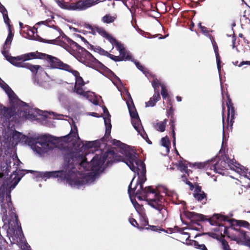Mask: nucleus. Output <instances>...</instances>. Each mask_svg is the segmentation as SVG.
<instances>
[{
  "instance_id": "c03bdc74",
  "label": "nucleus",
  "mask_w": 250,
  "mask_h": 250,
  "mask_svg": "<svg viewBox=\"0 0 250 250\" xmlns=\"http://www.w3.org/2000/svg\"><path fill=\"white\" fill-rule=\"evenodd\" d=\"M161 95L164 99L168 97V94L166 87L164 85H161Z\"/></svg>"
},
{
  "instance_id": "9d476101",
  "label": "nucleus",
  "mask_w": 250,
  "mask_h": 250,
  "mask_svg": "<svg viewBox=\"0 0 250 250\" xmlns=\"http://www.w3.org/2000/svg\"><path fill=\"white\" fill-rule=\"evenodd\" d=\"M103 112L105 114V117L104 118V125L105 126V132L104 136L101 139L102 141L107 142L108 141L109 136H110L111 124L110 123V115L107 109L104 106L103 108Z\"/></svg>"
},
{
  "instance_id": "37998d69",
  "label": "nucleus",
  "mask_w": 250,
  "mask_h": 250,
  "mask_svg": "<svg viewBox=\"0 0 250 250\" xmlns=\"http://www.w3.org/2000/svg\"><path fill=\"white\" fill-rule=\"evenodd\" d=\"M26 143L29 146H34L37 144V138L27 137Z\"/></svg>"
},
{
  "instance_id": "ddd939ff",
  "label": "nucleus",
  "mask_w": 250,
  "mask_h": 250,
  "mask_svg": "<svg viewBox=\"0 0 250 250\" xmlns=\"http://www.w3.org/2000/svg\"><path fill=\"white\" fill-rule=\"evenodd\" d=\"M186 217L189 219L192 223L198 225L199 222L206 220V216L195 212L187 211L185 213Z\"/></svg>"
},
{
  "instance_id": "9b49d317",
  "label": "nucleus",
  "mask_w": 250,
  "mask_h": 250,
  "mask_svg": "<svg viewBox=\"0 0 250 250\" xmlns=\"http://www.w3.org/2000/svg\"><path fill=\"white\" fill-rule=\"evenodd\" d=\"M115 46L120 53V57L123 61H129L131 59V56L127 53L123 44L119 42L116 39L111 43Z\"/></svg>"
},
{
  "instance_id": "2eb2a0df",
  "label": "nucleus",
  "mask_w": 250,
  "mask_h": 250,
  "mask_svg": "<svg viewBox=\"0 0 250 250\" xmlns=\"http://www.w3.org/2000/svg\"><path fill=\"white\" fill-rule=\"evenodd\" d=\"M228 166L229 165L225 160L220 159L215 164L211 166L210 169H213L216 172L222 174H224V171L227 169Z\"/></svg>"
},
{
  "instance_id": "2f4dec72",
  "label": "nucleus",
  "mask_w": 250,
  "mask_h": 250,
  "mask_svg": "<svg viewBox=\"0 0 250 250\" xmlns=\"http://www.w3.org/2000/svg\"><path fill=\"white\" fill-rule=\"evenodd\" d=\"M162 84L159 82V80L157 79H155L152 82V85L154 88V93L155 94H160L159 93V87Z\"/></svg>"
},
{
  "instance_id": "6ab92c4d",
  "label": "nucleus",
  "mask_w": 250,
  "mask_h": 250,
  "mask_svg": "<svg viewBox=\"0 0 250 250\" xmlns=\"http://www.w3.org/2000/svg\"><path fill=\"white\" fill-rule=\"evenodd\" d=\"M126 104L131 118L138 117V114L135 108L133 100L129 94V100L126 102Z\"/></svg>"
},
{
  "instance_id": "473e14b6",
  "label": "nucleus",
  "mask_w": 250,
  "mask_h": 250,
  "mask_svg": "<svg viewBox=\"0 0 250 250\" xmlns=\"http://www.w3.org/2000/svg\"><path fill=\"white\" fill-rule=\"evenodd\" d=\"M210 166V163L208 162H199V163H195L192 164V166L193 167H196L199 169H203L206 168H208Z\"/></svg>"
},
{
  "instance_id": "bf43d9fd",
  "label": "nucleus",
  "mask_w": 250,
  "mask_h": 250,
  "mask_svg": "<svg viewBox=\"0 0 250 250\" xmlns=\"http://www.w3.org/2000/svg\"><path fill=\"white\" fill-rule=\"evenodd\" d=\"M196 246H197V248L201 250H208L207 247H206V246L204 245V244H198L197 245H196Z\"/></svg>"
},
{
  "instance_id": "b1692460",
  "label": "nucleus",
  "mask_w": 250,
  "mask_h": 250,
  "mask_svg": "<svg viewBox=\"0 0 250 250\" xmlns=\"http://www.w3.org/2000/svg\"><path fill=\"white\" fill-rule=\"evenodd\" d=\"M146 226H148V227L151 228V229L153 231H156L157 230V227L156 226H150L148 225V221L147 218L142 217L140 219V225H139V229L140 230L143 229Z\"/></svg>"
},
{
  "instance_id": "13d9d810",
  "label": "nucleus",
  "mask_w": 250,
  "mask_h": 250,
  "mask_svg": "<svg viewBox=\"0 0 250 250\" xmlns=\"http://www.w3.org/2000/svg\"><path fill=\"white\" fill-rule=\"evenodd\" d=\"M94 146V142H88L86 143L85 145V147L88 148H92Z\"/></svg>"
},
{
  "instance_id": "603ef678",
  "label": "nucleus",
  "mask_w": 250,
  "mask_h": 250,
  "mask_svg": "<svg viewBox=\"0 0 250 250\" xmlns=\"http://www.w3.org/2000/svg\"><path fill=\"white\" fill-rule=\"evenodd\" d=\"M24 171H26V173H33V171L32 170H22L21 171V172L20 173V174H18V176H19V177L18 178V181H19L21 178L24 175L25 173H23Z\"/></svg>"
},
{
  "instance_id": "774afa93",
  "label": "nucleus",
  "mask_w": 250,
  "mask_h": 250,
  "mask_svg": "<svg viewBox=\"0 0 250 250\" xmlns=\"http://www.w3.org/2000/svg\"><path fill=\"white\" fill-rule=\"evenodd\" d=\"M245 245L250 248V238H248L245 240Z\"/></svg>"
},
{
  "instance_id": "72a5a7b5",
  "label": "nucleus",
  "mask_w": 250,
  "mask_h": 250,
  "mask_svg": "<svg viewBox=\"0 0 250 250\" xmlns=\"http://www.w3.org/2000/svg\"><path fill=\"white\" fill-rule=\"evenodd\" d=\"M83 85H75L74 91L78 95H82L83 96H86V92L83 88Z\"/></svg>"
},
{
  "instance_id": "1a4fd4ad",
  "label": "nucleus",
  "mask_w": 250,
  "mask_h": 250,
  "mask_svg": "<svg viewBox=\"0 0 250 250\" xmlns=\"http://www.w3.org/2000/svg\"><path fill=\"white\" fill-rule=\"evenodd\" d=\"M16 114V109L12 107H6L0 104V119L4 122L9 121Z\"/></svg>"
},
{
  "instance_id": "f8f14e48",
  "label": "nucleus",
  "mask_w": 250,
  "mask_h": 250,
  "mask_svg": "<svg viewBox=\"0 0 250 250\" xmlns=\"http://www.w3.org/2000/svg\"><path fill=\"white\" fill-rule=\"evenodd\" d=\"M57 138L50 135H44L37 138V144L44 148H49V143L54 144Z\"/></svg>"
},
{
  "instance_id": "412c9836",
  "label": "nucleus",
  "mask_w": 250,
  "mask_h": 250,
  "mask_svg": "<svg viewBox=\"0 0 250 250\" xmlns=\"http://www.w3.org/2000/svg\"><path fill=\"white\" fill-rule=\"evenodd\" d=\"M22 67L29 69L34 76L37 75L39 70L42 69L41 66L39 65H33L30 63L26 62L23 63Z\"/></svg>"
},
{
  "instance_id": "de8ad7c7",
  "label": "nucleus",
  "mask_w": 250,
  "mask_h": 250,
  "mask_svg": "<svg viewBox=\"0 0 250 250\" xmlns=\"http://www.w3.org/2000/svg\"><path fill=\"white\" fill-rule=\"evenodd\" d=\"M234 65L236 66H238L239 67H241L245 64L250 65V61H242L240 63H239L238 61H236L233 62Z\"/></svg>"
},
{
  "instance_id": "c9c22d12",
  "label": "nucleus",
  "mask_w": 250,
  "mask_h": 250,
  "mask_svg": "<svg viewBox=\"0 0 250 250\" xmlns=\"http://www.w3.org/2000/svg\"><path fill=\"white\" fill-rule=\"evenodd\" d=\"M162 145L167 148L168 150L170 147V142L168 139V138L166 136L163 137L161 139Z\"/></svg>"
},
{
  "instance_id": "c756f323",
  "label": "nucleus",
  "mask_w": 250,
  "mask_h": 250,
  "mask_svg": "<svg viewBox=\"0 0 250 250\" xmlns=\"http://www.w3.org/2000/svg\"><path fill=\"white\" fill-rule=\"evenodd\" d=\"M167 123V119H165L163 121L159 122L154 125V128L158 131L164 132L165 130Z\"/></svg>"
},
{
  "instance_id": "8fccbe9b",
  "label": "nucleus",
  "mask_w": 250,
  "mask_h": 250,
  "mask_svg": "<svg viewBox=\"0 0 250 250\" xmlns=\"http://www.w3.org/2000/svg\"><path fill=\"white\" fill-rule=\"evenodd\" d=\"M221 243L224 250H231L229 248L228 242L225 239L222 240Z\"/></svg>"
},
{
  "instance_id": "0eeeda50",
  "label": "nucleus",
  "mask_w": 250,
  "mask_h": 250,
  "mask_svg": "<svg viewBox=\"0 0 250 250\" xmlns=\"http://www.w3.org/2000/svg\"><path fill=\"white\" fill-rule=\"evenodd\" d=\"M100 0H86L85 1H79L76 3H71L70 4H66L65 3H61L60 6L64 9L68 10H83L85 9L93 4L97 3Z\"/></svg>"
},
{
  "instance_id": "338daca9",
  "label": "nucleus",
  "mask_w": 250,
  "mask_h": 250,
  "mask_svg": "<svg viewBox=\"0 0 250 250\" xmlns=\"http://www.w3.org/2000/svg\"><path fill=\"white\" fill-rule=\"evenodd\" d=\"M201 30L203 33H208V31L205 26L202 27Z\"/></svg>"
},
{
  "instance_id": "052dcab7",
  "label": "nucleus",
  "mask_w": 250,
  "mask_h": 250,
  "mask_svg": "<svg viewBox=\"0 0 250 250\" xmlns=\"http://www.w3.org/2000/svg\"><path fill=\"white\" fill-rule=\"evenodd\" d=\"M167 113L168 115V116H171V115H174V110L171 106L170 108L167 110Z\"/></svg>"
},
{
  "instance_id": "cd10ccee",
  "label": "nucleus",
  "mask_w": 250,
  "mask_h": 250,
  "mask_svg": "<svg viewBox=\"0 0 250 250\" xmlns=\"http://www.w3.org/2000/svg\"><path fill=\"white\" fill-rule=\"evenodd\" d=\"M177 167L180 171L182 172H185L187 175V176H189V172L190 171V170L188 168L187 164L183 162V161L180 160L179 161Z\"/></svg>"
},
{
  "instance_id": "20e7f679",
  "label": "nucleus",
  "mask_w": 250,
  "mask_h": 250,
  "mask_svg": "<svg viewBox=\"0 0 250 250\" xmlns=\"http://www.w3.org/2000/svg\"><path fill=\"white\" fill-rule=\"evenodd\" d=\"M40 175L41 177L46 178H60L62 180H66V182L71 186H81L84 183L83 180L81 179H72L69 173L63 170L41 172Z\"/></svg>"
},
{
  "instance_id": "680f3d73",
  "label": "nucleus",
  "mask_w": 250,
  "mask_h": 250,
  "mask_svg": "<svg viewBox=\"0 0 250 250\" xmlns=\"http://www.w3.org/2000/svg\"><path fill=\"white\" fill-rule=\"evenodd\" d=\"M186 184L189 186V188L190 190H192L193 189V188H194V185H193V184L191 182L188 181V180H186Z\"/></svg>"
},
{
  "instance_id": "ea45409f",
  "label": "nucleus",
  "mask_w": 250,
  "mask_h": 250,
  "mask_svg": "<svg viewBox=\"0 0 250 250\" xmlns=\"http://www.w3.org/2000/svg\"><path fill=\"white\" fill-rule=\"evenodd\" d=\"M10 48V46H8L6 44H4L3 47V49L1 51L2 55L6 58V60L8 59V57H11L9 55V49Z\"/></svg>"
},
{
  "instance_id": "f03ea898",
  "label": "nucleus",
  "mask_w": 250,
  "mask_h": 250,
  "mask_svg": "<svg viewBox=\"0 0 250 250\" xmlns=\"http://www.w3.org/2000/svg\"><path fill=\"white\" fill-rule=\"evenodd\" d=\"M104 157L105 153L102 156L95 155L91 161L88 162L86 157L83 155L77 152H70L64 156V160L67 164L68 167L71 169L74 168L75 164H79L85 171H90L94 174H97L107 160Z\"/></svg>"
},
{
  "instance_id": "3c124183",
  "label": "nucleus",
  "mask_w": 250,
  "mask_h": 250,
  "mask_svg": "<svg viewBox=\"0 0 250 250\" xmlns=\"http://www.w3.org/2000/svg\"><path fill=\"white\" fill-rule=\"evenodd\" d=\"M128 220H129V223L133 226H134V227H136V228H137V229H139V224L137 223V221L135 219L130 217V218H129Z\"/></svg>"
},
{
  "instance_id": "4c0bfd02",
  "label": "nucleus",
  "mask_w": 250,
  "mask_h": 250,
  "mask_svg": "<svg viewBox=\"0 0 250 250\" xmlns=\"http://www.w3.org/2000/svg\"><path fill=\"white\" fill-rule=\"evenodd\" d=\"M14 37V34L12 33L11 28H8V35L5 42L4 44L8 45L11 44L13 38Z\"/></svg>"
},
{
  "instance_id": "39448f33",
  "label": "nucleus",
  "mask_w": 250,
  "mask_h": 250,
  "mask_svg": "<svg viewBox=\"0 0 250 250\" xmlns=\"http://www.w3.org/2000/svg\"><path fill=\"white\" fill-rule=\"evenodd\" d=\"M123 151L124 152V153H123L122 151H120V152L122 154H124L125 157H124L123 156H122L115 153L113 150H109L105 152L104 153V158L107 159L106 165L109 166V165H111L115 162H124L128 166V163H127V161L129 160V158L127 156L128 153L132 155H136L138 158V154L136 153H132L130 151L126 150H124Z\"/></svg>"
},
{
  "instance_id": "f3484780",
  "label": "nucleus",
  "mask_w": 250,
  "mask_h": 250,
  "mask_svg": "<svg viewBox=\"0 0 250 250\" xmlns=\"http://www.w3.org/2000/svg\"><path fill=\"white\" fill-rule=\"evenodd\" d=\"M21 58H20V59H22V61L24 62L31 59H44L45 54L40 53L37 51L36 52H30L23 55H21Z\"/></svg>"
},
{
  "instance_id": "4468645a",
  "label": "nucleus",
  "mask_w": 250,
  "mask_h": 250,
  "mask_svg": "<svg viewBox=\"0 0 250 250\" xmlns=\"http://www.w3.org/2000/svg\"><path fill=\"white\" fill-rule=\"evenodd\" d=\"M0 86L7 94L10 103L15 102L17 99V96L12 89L0 78Z\"/></svg>"
},
{
  "instance_id": "f704fd0d",
  "label": "nucleus",
  "mask_w": 250,
  "mask_h": 250,
  "mask_svg": "<svg viewBox=\"0 0 250 250\" xmlns=\"http://www.w3.org/2000/svg\"><path fill=\"white\" fill-rule=\"evenodd\" d=\"M74 128L76 129V132L75 131H72V130H71L70 134L63 137L64 139H65V141L67 142L71 141L72 140V139H70L71 135H73L74 137H76V135L78 136L77 126L76 125H74Z\"/></svg>"
},
{
  "instance_id": "a211bd4d",
  "label": "nucleus",
  "mask_w": 250,
  "mask_h": 250,
  "mask_svg": "<svg viewBox=\"0 0 250 250\" xmlns=\"http://www.w3.org/2000/svg\"><path fill=\"white\" fill-rule=\"evenodd\" d=\"M209 221L212 225H218L220 226V225L219 224V222H229L230 220L227 216L220 214H215L211 218L209 219Z\"/></svg>"
},
{
  "instance_id": "bb28decb",
  "label": "nucleus",
  "mask_w": 250,
  "mask_h": 250,
  "mask_svg": "<svg viewBox=\"0 0 250 250\" xmlns=\"http://www.w3.org/2000/svg\"><path fill=\"white\" fill-rule=\"evenodd\" d=\"M117 19V16L114 15L113 16L110 14H106L102 17L101 21L104 23L110 24L113 23Z\"/></svg>"
},
{
  "instance_id": "6e6552de",
  "label": "nucleus",
  "mask_w": 250,
  "mask_h": 250,
  "mask_svg": "<svg viewBox=\"0 0 250 250\" xmlns=\"http://www.w3.org/2000/svg\"><path fill=\"white\" fill-rule=\"evenodd\" d=\"M226 96L227 98L226 105L228 108L227 124V127L229 126L231 129L234 123L233 120L235 117V109L229 95L227 94Z\"/></svg>"
},
{
  "instance_id": "aec40b11",
  "label": "nucleus",
  "mask_w": 250,
  "mask_h": 250,
  "mask_svg": "<svg viewBox=\"0 0 250 250\" xmlns=\"http://www.w3.org/2000/svg\"><path fill=\"white\" fill-rule=\"evenodd\" d=\"M96 30L97 31V33H98L103 37L108 40L111 43H112L116 40L115 38L108 33L103 27L97 26V27L96 28Z\"/></svg>"
},
{
  "instance_id": "a19ab883",
  "label": "nucleus",
  "mask_w": 250,
  "mask_h": 250,
  "mask_svg": "<svg viewBox=\"0 0 250 250\" xmlns=\"http://www.w3.org/2000/svg\"><path fill=\"white\" fill-rule=\"evenodd\" d=\"M84 27L87 29L90 30V31H89V33L93 34V35H95L96 34L97 31L96 28L97 27V26H92L89 24H85L84 25Z\"/></svg>"
},
{
  "instance_id": "4d7b16f0",
  "label": "nucleus",
  "mask_w": 250,
  "mask_h": 250,
  "mask_svg": "<svg viewBox=\"0 0 250 250\" xmlns=\"http://www.w3.org/2000/svg\"><path fill=\"white\" fill-rule=\"evenodd\" d=\"M98 53H99L100 55L105 56L107 57H108L109 54V53L107 51L104 50L102 48H101V49H100V51L98 52Z\"/></svg>"
},
{
  "instance_id": "a878e982",
  "label": "nucleus",
  "mask_w": 250,
  "mask_h": 250,
  "mask_svg": "<svg viewBox=\"0 0 250 250\" xmlns=\"http://www.w3.org/2000/svg\"><path fill=\"white\" fill-rule=\"evenodd\" d=\"M193 196L198 202H200L202 204H205L207 201V194L204 192L199 193H193Z\"/></svg>"
},
{
  "instance_id": "e2e57ef3",
  "label": "nucleus",
  "mask_w": 250,
  "mask_h": 250,
  "mask_svg": "<svg viewBox=\"0 0 250 250\" xmlns=\"http://www.w3.org/2000/svg\"><path fill=\"white\" fill-rule=\"evenodd\" d=\"M0 12L3 14V13H4L7 11V10L6 9V8L1 4V3H0Z\"/></svg>"
},
{
  "instance_id": "49530a36",
  "label": "nucleus",
  "mask_w": 250,
  "mask_h": 250,
  "mask_svg": "<svg viewBox=\"0 0 250 250\" xmlns=\"http://www.w3.org/2000/svg\"><path fill=\"white\" fill-rule=\"evenodd\" d=\"M135 63L137 68L142 71L144 73H146L147 72V69L143 66L139 62H135Z\"/></svg>"
},
{
  "instance_id": "69168bd1",
  "label": "nucleus",
  "mask_w": 250,
  "mask_h": 250,
  "mask_svg": "<svg viewBox=\"0 0 250 250\" xmlns=\"http://www.w3.org/2000/svg\"><path fill=\"white\" fill-rule=\"evenodd\" d=\"M82 55L83 56L82 58H81L82 61H84V60H87V61H88L90 62L92 64H95V65H102V64L101 62V63H94V62H92L91 61H89L88 60L86 59L85 58L84 55H83L82 54Z\"/></svg>"
},
{
  "instance_id": "58836bf2",
  "label": "nucleus",
  "mask_w": 250,
  "mask_h": 250,
  "mask_svg": "<svg viewBox=\"0 0 250 250\" xmlns=\"http://www.w3.org/2000/svg\"><path fill=\"white\" fill-rule=\"evenodd\" d=\"M210 40L213 47L216 57H220L219 54L218 47L214 38L212 36H211Z\"/></svg>"
},
{
  "instance_id": "79ce46f5",
  "label": "nucleus",
  "mask_w": 250,
  "mask_h": 250,
  "mask_svg": "<svg viewBox=\"0 0 250 250\" xmlns=\"http://www.w3.org/2000/svg\"><path fill=\"white\" fill-rule=\"evenodd\" d=\"M111 143L113 145L120 147L121 149L124 150V146H125V145L121 142L120 141L116 139H113Z\"/></svg>"
},
{
  "instance_id": "7ed1b4c3",
  "label": "nucleus",
  "mask_w": 250,
  "mask_h": 250,
  "mask_svg": "<svg viewBox=\"0 0 250 250\" xmlns=\"http://www.w3.org/2000/svg\"><path fill=\"white\" fill-rule=\"evenodd\" d=\"M35 39L41 42L54 44L62 46L69 52L78 51L81 54L84 56L86 59L92 62L97 63L101 62L97 60L89 51L84 48L80 46L78 43L70 39L66 36L62 32V35L56 38L54 40H46L42 39L41 37L36 35Z\"/></svg>"
},
{
  "instance_id": "f257e3e1",
  "label": "nucleus",
  "mask_w": 250,
  "mask_h": 250,
  "mask_svg": "<svg viewBox=\"0 0 250 250\" xmlns=\"http://www.w3.org/2000/svg\"><path fill=\"white\" fill-rule=\"evenodd\" d=\"M129 160L127 161L128 166L130 169L139 176L137 183L134 188H131L132 182L134 177L130 182L128 188V193L130 196L135 193V190L138 185L140 188L136 192V196L140 200H147L149 193L154 194V198L149 200L148 204L156 209L161 211L164 208L165 199L152 187L148 186L145 188L143 187V184L146 180V168L145 164L141 160L139 159L136 155H132L128 153Z\"/></svg>"
},
{
  "instance_id": "7c9ffc66",
  "label": "nucleus",
  "mask_w": 250,
  "mask_h": 250,
  "mask_svg": "<svg viewBox=\"0 0 250 250\" xmlns=\"http://www.w3.org/2000/svg\"><path fill=\"white\" fill-rule=\"evenodd\" d=\"M13 137L15 139H19V142L26 144L28 137L19 132L16 131L13 135Z\"/></svg>"
},
{
  "instance_id": "4be33fe9",
  "label": "nucleus",
  "mask_w": 250,
  "mask_h": 250,
  "mask_svg": "<svg viewBox=\"0 0 250 250\" xmlns=\"http://www.w3.org/2000/svg\"><path fill=\"white\" fill-rule=\"evenodd\" d=\"M75 77V85H84L85 83L82 77L80 76V73L78 71L74 70L71 68V70L69 71Z\"/></svg>"
},
{
  "instance_id": "c85d7f7f",
  "label": "nucleus",
  "mask_w": 250,
  "mask_h": 250,
  "mask_svg": "<svg viewBox=\"0 0 250 250\" xmlns=\"http://www.w3.org/2000/svg\"><path fill=\"white\" fill-rule=\"evenodd\" d=\"M175 119L174 115H171L170 119V128L172 130V138H173V145L175 146L176 144V137L175 132Z\"/></svg>"
},
{
  "instance_id": "0e129e2a",
  "label": "nucleus",
  "mask_w": 250,
  "mask_h": 250,
  "mask_svg": "<svg viewBox=\"0 0 250 250\" xmlns=\"http://www.w3.org/2000/svg\"><path fill=\"white\" fill-rule=\"evenodd\" d=\"M30 28V30L31 31V32L33 34V35L34 36L35 33L37 32V28L36 26H34L32 28L31 27H29Z\"/></svg>"
},
{
  "instance_id": "09e8293b",
  "label": "nucleus",
  "mask_w": 250,
  "mask_h": 250,
  "mask_svg": "<svg viewBox=\"0 0 250 250\" xmlns=\"http://www.w3.org/2000/svg\"><path fill=\"white\" fill-rule=\"evenodd\" d=\"M108 57L115 62L123 61V59L120 57V56H115L109 53Z\"/></svg>"
},
{
  "instance_id": "6e6d98bb",
  "label": "nucleus",
  "mask_w": 250,
  "mask_h": 250,
  "mask_svg": "<svg viewBox=\"0 0 250 250\" xmlns=\"http://www.w3.org/2000/svg\"><path fill=\"white\" fill-rule=\"evenodd\" d=\"M15 221H16V223L18 226V227H19L18 229H19V231H22V229H21V223L18 219V215L15 214Z\"/></svg>"
},
{
  "instance_id": "393cba45",
  "label": "nucleus",
  "mask_w": 250,
  "mask_h": 250,
  "mask_svg": "<svg viewBox=\"0 0 250 250\" xmlns=\"http://www.w3.org/2000/svg\"><path fill=\"white\" fill-rule=\"evenodd\" d=\"M161 99L160 94H155L152 97L150 98L149 100L146 102V107H153L155 105L156 103L159 101Z\"/></svg>"
},
{
  "instance_id": "5701e85b",
  "label": "nucleus",
  "mask_w": 250,
  "mask_h": 250,
  "mask_svg": "<svg viewBox=\"0 0 250 250\" xmlns=\"http://www.w3.org/2000/svg\"><path fill=\"white\" fill-rule=\"evenodd\" d=\"M20 58H21V56H19L16 57L11 56L10 57H8L7 61L11 64L17 67H22L24 62H18L19 61H22V59H20Z\"/></svg>"
},
{
  "instance_id": "a18cd8bd",
  "label": "nucleus",
  "mask_w": 250,
  "mask_h": 250,
  "mask_svg": "<svg viewBox=\"0 0 250 250\" xmlns=\"http://www.w3.org/2000/svg\"><path fill=\"white\" fill-rule=\"evenodd\" d=\"M2 15L4 21V22L8 26V28H11V25L10 24V20L8 17L7 12L3 13Z\"/></svg>"
},
{
  "instance_id": "5fc2aeb1",
  "label": "nucleus",
  "mask_w": 250,
  "mask_h": 250,
  "mask_svg": "<svg viewBox=\"0 0 250 250\" xmlns=\"http://www.w3.org/2000/svg\"><path fill=\"white\" fill-rule=\"evenodd\" d=\"M216 59L217 69H218V71L220 72L221 71V58H220V57H216Z\"/></svg>"
},
{
  "instance_id": "dca6fc26",
  "label": "nucleus",
  "mask_w": 250,
  "mask_h": 250,
  "mask_svg": "<svg viewBox=\"0 0 250 250\" xmlns=\"http://www.w3.org/2000/svg\"><path fill=\"white\" fill-rule=\"evenodd\" d=\"M131 123L134 128L140 134L143 138L145 139V136H146L148 139L147 134L144 130L141 125V120L139 118V115H138V117L131 118Z\"/></svg>"
},
{
  "instance_id": "423d86ee",
  "label": "nucleus",
  "mask_w": 250,
  "mask_h": 250,
  "mask_svg": "<svg viewBox=\"0 0 250 250\" xmlns=\"http://www.w3.org/2000/svg\"><path fill=\"white\" fill-rule=\"evenodd\" d=\"M44 59L46 60L52 68L59 69L69 72L71 70V66L63 62L59 58L45 54Z\"/></svg>"
},
{
  "instance_id": "864d4df0",
  "label": "nucleus",
  "mask_w": 250,
  "mask_h": 250,
  "mask_svg": "<svg viewBox=\"0 0 250 250\" xmlns=\"http://www.w3.org/2000/svg\"><path fill=\"white\" fill-rule=\"evenodd\" d=\"M204 192L202 190V187L198 184L195 185V189L193 193H199Z\"/></svg>"
},
{
  "instance_id": "e433bc0d",
  "label": "nucleus",
  "mask_w": 250,
  "mask_h": 250,
  "mask_svg": "<svg viewBox=\"0 0 250 250\" xmlns=\"http://www.w3.org/2000/svg\"><path fill=\"white\" fill-rule=\"evenodd\" d=\"M236 224L238 226L243 227L246 228H250V224L245 220H235Z\"/></svg>"
}]
</instances>
